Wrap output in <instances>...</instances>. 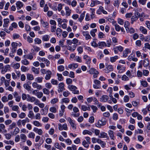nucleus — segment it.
<instances>
[{"instance_id": "obj_53", "label": "nucleus", "mask_w": 150, "mask_h": 150, "mask_svg": "<svg viewBox=\"0 0 150 150\" xmlns=\"http://www.w3.org/2000/svg\"><path fill=\"white\" fill-rule=\"evenodd\" d=\"M35 133L33 132H30L28 135V137L29 138L34 139L35 138Z\"/></svg>"}, {"instance_id": "obj_54", "label": "nucleus", "mask_w": 150, "mask_h": 150, "mask_svg": "<svg viewBox=\"0 0 150 150\" xmlns=\"http://www.w3.org/2000/svg\"><path fill=\"white\" fill-rule=\"evenodd\" d=\"M141 84L144 87H146L148 86V83L145 81H141Z\"/></svg>"}, {"instance_id": "obj_24", "label": "nucleus", "mask_w": 150, "mask_h": 150, "mask_svg": "<svg viewBox=\"0 0 150 150\" xmlns=\"http://www.w3.org/2000/svg\"><path fill=\"white\" fill-rule=\"evenodd\" d=\"M68 88L71 91H74L76 90L77 87L72 85H69L68 86Z\"/></svg>"}, {"instance_id": "obj_58", "label": "nucleus", "mask_w": 150, "mask_h": 150, "mask_svg": "<svg viewBox=\"0 0 150 150\" xmlns=\"http://www.w3.org/2000/svg\"><path fill=\"white\" fill-rule=\"evenodd\" d=\"M122 79L124 81H127L129 80V78L127 76L125 75H123L122 77Z\"/></svg>"}, {"instance_id": "obj_38", "label": "nucleus", "mask_w": 150, "mask_h": 150, "mask_svg": "<svg viewBox=\"0 0 150 150\" xmlns=\"http://www.w3.org/2000/svg\"><path fill=\"white\" fill-rule=\"evenodd\" d=\"M97 29H94L91 31L90 33L92 37H94L96 36L95 33L97 32Z\"/></svg>"}, {"instance_id": "obj_1", "label": "nucleus", "mask_w": 150, "mask_h": 150, "mask_svg": "<svg viewBox=\"0 0 150 150\" xmlns=\"http://www.w3.org/2000/svg\"><path fill=\"white\" fill-rule=\"evenodd\" d=\"M106 119L103 117L101 120H98V122L96 124V126L100 128L102 126L105 125L106 124Z\"/></svg>"}, {"instance_id": "obj_41", "label": "nucleus", "mask_w": 150, "mask_h": 150, "mask_svg": "<svg viewBox=\"0 0 150 150\" xmlns=\"http://www.w3.org/2000/svg\"><path fill=\"white\" fill-rule=\"evenodd\" d=\"M138 18V17L137 16H133L131 18V23L132 24H133L134 22L136 21Z\"/></svg>"}, {"instance_id": "obj_59", "label": "nucleus", "mask_w": 150, "mask_h": 150, "mask_svg": "<svg viewBox=\"0 0 150 150\" xmlns=\"http://www.w3.org/2000/svg\"><path fill=\"white\" fill-rule=\"evenodd\" d=\"M34 41L35 44H40L42 42L41 40L39 38H35L34 40Z\"/></svg>"}, {"instance_id": "obj_42", "label": "nucleus", "mask_w": 150, "mask_h": 150, "mask_svg": "<svg viewBox=\"0 0 150 150\" xmlns=\"http://www.w3.org/2000/svg\"><path fill=\"white\" fill-rule=\"evenodd\" d=\"M83 135L88 134L91 135L92 134V133L88 130H85L83 132Z\"/></svg>"}, {"instance_id": "obj_14", "label": "nucleus", "mask_w": 150, "mask_h": 150, "mask_svg": "<svg viewBox=\"0 0 150 150\" xmlns=\"http://www.w3.org/2000/svg\"><path fill=\"white\" fill-rule=\"evenodd\" d=\"M57 22L58 23V25L59 27H61V25L62 23L63 22H67V20L66 19H62L61 18H58L57 19Z\"/></svg>"}, {"instance_id": "obj_51", "label": "nucleus", "mask_w": 150, "mask_h": 150, "mask_svg": "<svg viewBox=\"0 0 150 150\" xmlns=\"http://www.w3.org/2000/svg\"><path fill=\"white\" fill-rule=\"evenodd\" d=\"M70 94V93L68 91H66L63 92V95L65 97L68 96Z\"/></svg>"}, {"instance_id": "obj_32", "label": "nucleus", "mask_w": 150, "mask_h": 150, "mask_svg": "<svg viewBox=\"0 0 150 150\" xmlns=\"http://www.w3.org/2000/svg\"><path fill=\"white\" fill-rule=\"evenodd\" d=\"M85 12L84 11L80 15V17L78 18V20L80 22H81L84 18L85 16Z\"/></svg>"}, {"instance_id": "obj_10", "label": "nucleus", "mask_w": 150, "mask_h": 150, "mask_svg": "<svg viewBox=\"0 0 150 150\" xmlns=\"http://www.w3.org/2000/svg\"><path fill=\"white\" fill-rule=\"evenodd\" d=\"M33 87L34 88H36L38 90H41L42 88V86L36 82H34L32 84Z\"/></svg>"}, {"instance_id": "obj_47", "label": "nucleus", "mask_w": 150, "mask_h": 150, "mask_svg": "<svg viewBox=\"0 0 150 150\" xmlns=\"http://www.w3.org/2000/svg\"><path fill=\"white\" fill-rule=\"evenodd\" d=\"M76 46V45H74L73 47L71 46H69L67 47V49L73 52L75 50Z\"/></svg>"}, {"instance_id": "obj_36", "label": "nucleus", "mask_w": 150, "mask_h": 150, "mask_svg": "<svg viewBox=\"0 0 150 150\" xmlns=\"http://www.w3.org/2000/svg\"><path fill=\"white\" fill-rule=\"evenodd\" d=\"M69 101L70 100L69 98H65L62 99L61 103H69Z\"/></svg>"}, {"instance_id": "obj_23", "label": "nucleus", "mask_w": 150, "mask_h": 150, "mask_svg": "<svg viewBox=\"0 0 150 150\" xmlns=\"http://www.w3.org/2000/svg\"><path fill=\"white\" fill-rule=\"evenodd\" d=\"M140 30L142 33L144 34H147V29L144 27L141 26L140 28Z\"/></svg>"}, {"instance_id": "obj_17", "label": "nucleus", "mask_w": 150, "mask_h": 150, "mask_svg": "<svg viewBox=\"0 0 150 150\" xmlns=\"http://www.w3.org/2000/svg\"><path fill=\"white\" fill-rule=\"evenodd\" d=\"M83 59H85L86 62V63L87 64H89L91 62L90 58L87 55H85L83 56Z\"/></svg>"}, {"instance_id": "obj_50", "label": "nucleus", "mask_w": 150, "mask_h": 150, "mask_svg": "<svg viewBox=\"0 0 150 150\" xmlns=\"http://www.w3.org/2000/svg\"><path fill=\"white\" fill-rule=\"evenodd\" d=\"M24 88L28 91H29L31 89V86L27 83H25L23 85Z\"/></svg>"}, {"instance_id": "obj_7", "label": "nucleus", "mask_w": 150, "mask_h": 150, "mask_svg": "<svg viewBox=\"0 0 150 150\" xmlns=\"http://www.w3.org/2000/svg\"><path fill=\"white\" fill-rule=\"evenodd\" d=\"M11 69V67L9 65H6L4 67L1 71V73L2 74H4L8 71H10Z\"/></svg>"}, {"instance_id": "obj_63", "label": "nucleus", "mask_w": 150, "mask_h": 150, "mask_svg": "<svg viewBox=\"0 0 150 150\" xmlns=\"http://www.w3.org/2000/svg\"><path fill=\"white\" fill-rule=\"evenodd\" d=\"M144 41L145 42H150V35L147 36L144 38Z\"/></svg>"}, {"instance_id": "obj_61", "label": "nucleus", "mask_w": 150, "mask_h": 150, "mask_svg": "<svg viewBox=\"0 0 150 150\" xmlns=\"http://www.w3.org/2000/svg\"><path fill=\"white\" fill-rule=\"evenodd\" d=\"M42 91L45 94L48 95L50 93V91L46 88H44L43 89Z\"/></svg>"}, {"instance_id": "obj_16", "label": "nucleus", "mask_w": 150, "mask_h": 150, "mask_svg": "<svg viewBox=\"0 0 150 150\" xmlns=\"http://www.w3.org/2000/svg\"><path fill=\"white\" fill-rule=\"evenodd\" d=\"M90 107L91 105H88V107H87L84 105H81V110L84 111H86L87 110L90 111Z\"/></svg>"}, {"instance_id": "obj_21", "label": "nucleus", "mask_w": 150, "mask_h": 150, "mask_svg": "<svg viewBox=\"0 0 150 150\" xmlns=\"http://www.w3.org/2000/svg\"><path fill=\"white\" fill-rule=\"evenodd\" d=\"M27 100L28 101H30L33 102L35 100V98L34 97H31L28 94L27 95Z\"/></svg>"}, {"instance_id": "obj_2", "label": "nucleus", "mask_w": 150, "mask_h": 150, "mask_svg": "<svg viewBox=\"0 0 150 150\" xmlns=\"http://www.w3.org/2000/svg\"><path fill=\"white\" fill-rule=\"evenodd\" d=\"M113 67L111 65H108L106 66L105 68L103 70L104 72L106 73H108L113 71Z\"/></svg>"}, {"instance_id": "obj_15", "label": "nucleus", "mask_w": 150, "mask_h": 150, "mask_svg": "<svg viewBox=\"0 0 150 150\" xmlns=\"http://www.w3.org/2000/svg\"><path fill=\"white\" fill-rule=\"evenodd\" d=\"M16 5L18 10L20 9L23 7V4L22 2L20 1H18L16 2Z\"/></svg>"}, {"instance_id": "obj_26", "label": "nucleus", "mask_w": 150, "mask_h": 150, "mask_svg": "<svg viewBox=\"0 0 150 150\" xmlns=\"http://www.w3.org/2000/svg\"><path fill=\"white\" fill-rule=\"evenodd\" d=\"M4 23L3 26L4 27H6L8 26V24L9 23L8 19H5L4 20Z\"/></svg>"}, {"instance_id": "obj_25", "label": "nucleus", "mask_w": 150, "mask_h": 150, "mask_svg": "<svg viewBox=\"0 0 150 150\" xmlns=\"http://www.w3.org/2000/svg\"><path fill=\"white\" fill-rule=\"evenodd\" d=\"M130 52L131 51L129 49H126L125 50L124 52L123 56L124 57H126L127 56V55L128 54L130 53Z\"/></svg>"}, {"instance_id": "obj_28", "label": "nucleus", "mask_w": 150, "mask_h": 150, "mask_svg": "<svg viewBox=\"0 0 150 150\" xmlns=\"http://www.w3.org/2000/svg\"><path fill=\"white\" fill-rule=\"evenodd\" d=\"M20 137L23 142H25L27 140V137L26 135L24 134H21L20 135Z\"/></svg>"}, {"instance_id": "obj_40", "label": "nucleus", "mask_w": 150, "mask_h": 150, "mask_svg": "<svg viewBox=\"0 0 150 150\" xmlns=\"http://www.w3.org/2000/svg\"><path fill=\"white\" fill-rule=\"evenodd\" d=\"M27 78L29 80H32L34 79V78L33 75L30 74H28L27 75Z\"/></svg>"}, {"instance_id": "obj_39", "label": "nucleus", "mask_w": 150, "mask_h": 150, "mask_svg": "<svg viewBox=\"0 0 150 150\" xmlns=\"http://www.w3.org/2000/svg\"><path fill=\"white\" fill-rule=\"evenodd\" d=\"M107 137V134L103 132L101 133L100 135L99 136V137L100 138H106Z\"/></svg>"}, {"instance_id": "obj_12", "label": "nucleus", "mask_w": 150, "mask_h": 150, "mask_svg": "<svg viewBox=\"0 0 150 150\" xmlns=\"http://www.w3.org/2000/svg\"><path fill=\"white\" fill-rule=\"evenodd\" d=\"M109 99L108 96L107 95H103L100 98V100L103 102H107Z\"/></svg>"}, {"instance_id": "obj_19", "label": "nucleus", "mask_w": 150, "mask_h": 150, "mask_svg": "<svg viewBox=\"0 0 150 150\" xmlns=\"http://www.w3.org/2000/svg\"><path fill=\"white\" fill-rule=\"evenodd\" d=\"M33 131L35 132L38 133L39 135H42L43 133V131L41 129H38L37 127H34Z\"/></svg>"}, {"instance_id": "obj_49", "label": "nucleus", "mask_w": 150, "mask_h": 150, "mask_svg": "<svg viewBox=\"0 0 150 150\" xmlns=\"http://www.w3.org/2000/svg\"><path fill=\"white\" fill-rule=\"evenodd\" d=\"M21 63L23 65H27L29 64L28 61L26 59H24L21 60Z\"/></svg>"}, {"instance_id": "obj_45", "label": "nucleus", "mask_w": 150, "mask_h": 150, "mask_svg": "<svg viewBox=\"0 0 150 150\" xmlns=\"http://www.w3.org/2000/svg\"><path fill=\"white\" fill-rule=\"evenodd\" d=\"M130 25V23L129 21H126L125 22L124 26L126 30H127L128 29V28H129Z\"/></svg>"}, {"instance_id": "obj_3", "label": "nucleus", "mask_w": 150, "mask_h": 150, "mask_svg": "<svg viewBox=\"0 0 150 150\" xmlns=\"http://www.w3.org/2000/svg\"><path fill=\"white\" fill-rule=\"evenodd\" d=\"M58 91L59 93L62 92L65 90L64 88V84L63 82H61L59 83L58 86Z\"/></svg>"}, {"instance_id": "obj_64", "label": "nucleus", "mask_w": 150, "mask_h": 150, "mask_svg": "<svg viewBox=\"0 0 150 150\" xmlns=\"http://www.w3.org/2000/svg\"><path fill=\"white\" fill-rule=\"evenodd\" d=\"M58 99L57 98H54L52 100L50 101L51 103L52 104H54L58 101Z\"/></svg>"}, {"instance_id": "obj_30", "label": "nucleus", "mask_w": 150, "mask_h": 150, "mask_svg": "<svg viewBox=\"0 0 150 150\" xmlns=\"http://www.w3.org/2000/svg\"><path fill=\"white\" fill-rule=\"evenodd\" d=\"M149 61L148 59H146L144 60L143 61V65L144 67H147L149 65Z\"/></svg>"}, {"instance_id": "obj_55", "label": "nucleus", "mask_w": 150, "mask_h": 150, "mask_svg": "<svg viewBox=\"0 0 150 150\" xmlns=\"http://www.w3.org/2000/svg\"><path fill=\"white\" fill-rule=\"evenodd\" d=\"M33 123L34 125L37 127L41 126L42 125L40 123L37 121H34Z\"/></svg>"}, {"instance_id": "obj_44", "label": "nucleus", "mask_w": 150, "mask_h": 150, "mask_svg": "<svg viewBox=\"0 0 150 150\" xmlns=\"http://www.w3.org/2000/svg\"><path fill=\"white\" fill-rule=\"evenodd\" d=\"M114 26H115V29L117 31L119 32L121 28L117 23L114 24Z\"/></svg>"}, {"instance_id": "obj_37", "label": "nucleus", "mask_w": 150, "mask_h": 150, "mask_svg": "<svg viewBox=\"0 0 150 150\" xmlns=\"http://www.w3.org/2000/svg\"><path fill=\"white\" fill-rule=\"evenodd\" d=\"M24 57L27 58L28 59L32 60L33 58V57L32 54L30 53L27 55H25L24 56Z\"/></svg>"}, {"instance_id": "obj_5", "label": "nucleus", "mask_w": 150, "mask_h": 150, "mask_svg": "<svg viewBox=\"0 0 150 150\" xmlns=\"http://www.w3.org/2000/svg\"><path fill=\"white\" fill-rule=\"evenodd\" d=\"M58 129L59 130L62 131L63 130H67L68 129L67 125L66 123H65L62 125L61 124H59Z\"/></svg>"}, {"instance_id": "obj_18", "label": "nucleus", "mask_w": 150, "mask_h": 150, "mask_svg": "<svg viewBox=\"0 0 150 150\" xmlns=\"http://www.w3.org/2000/svg\"><path fill=\"white\" fill-rule=\"evenodd\" d=\"M107 46V44L104 42H100L98 43V46L101 49H103L104 46Z\"/></svg>"}, {"instance_id": "obj_34", "label": "nucleus", "mask_w": 150, "mask_h": 150, "mask_svg": "<svg viewBox=\"0 0 150 150\" xmlns=\"http://www.w3.org/2000/svg\"><path fill=\"white\" fill-rule=\"evenodd\" d=\"M108 134L111 139H114V136L113 131L110 130L108 132Z\"/></svg>"}, {"instance_id": "obj_31", "label": "nucleus", "mask_w": 150, "mask_h": 150, "mask_svg": "<svg viewBox=\"0 0 150 150\" xmlns=\"http://www.w3.org/2000/svg\"><path fill=\"white\" fill-rule=\"evenodd\" d=\"M119 57L117 55L114 57H110V61L112 63L114 62Z\"/></svg>"}, {"instance_id": "obj_60", "label": "nucleus", "mask_w": 150, "mask_h": 150, "mask_svg": "<svg viewBox=\"0 0 150 150\" xmlns=\"http://www.w3.org/2000/svg\"><path fill=\"white\" fill-rule=\"evenodd\" d=\"M51 83L53 85H57L58 84V82L57 80L52 79H51Z\"/></svg>"}, {"instance_id": "obj_11", "label": "nucleus", "mask_w": 150, "mask_h": 150, "mask_svg": "<svg viewBox=\"0 0 150 150\" xmlns=\"http://www.w3.org/2000/svg\"><path fill=\"white\" fill-rule=\"evenodd\" d=\"M67 120L70 124L72 127L74 129H76V126L75 124L74 121L72 120V119L70 117H69L67 118Z\"/></svg>"}, {"instance_id": "obj_27", "label": "nucleus", "mask_w": 150, "mask_h": 150, "mask_svg": "<svg viewBox=\"0 0 150 150\" xmlns=\"http://www.w3.org/2000/svg\"><path fill=\"white\" fill-rule=\"evenodd\" d=\"M65 9L66 11V15L67 16H69L71 13V10L68 7L66 6L65 7Z\"/></svg>"}, {"instance_id": "obj_29", "label": "nucleus", "mask_w": 150, "mask_h": 150, "mask_svg": "<svg viewBox=\"0 0 150 150\" xmlns=\"http://www.w3.org/2000/svg\"><path fill=\"white\" fill-rule=\"evenodd\" d=\"M40 22L43 27L47 28V27L49 25V23L48 22L44 21L42 19L41 20Z\"/></svg>"}, {"instance_id": "obj_43", "label": "nucleus", "mask_w": 150, "mask_h": 150, "mask_svg": "<svg viewBox=\"0 0 150 150\" xmlns=\"http://www.w3.org/2000/svg\"><path fill=\"white\" fill-rule=\"evenodd\" d=\"M57 76H58V79L59 81H62L63 80L64 78L61 74L57 73Z\"/></svg>"}, {"instance_id": "obj_62", "label": "nucleus", "mask_w": 150, "mask_h": 150, "mask_svg": "<svg viewBox=\"0 0 150 150\" xmlns=\"http://www.w3.org/2000/svg\"><path fill=\"white\" fill-rule=\"evenodd\" d=\"M42 77H38L35 79V81H37V82L40 83L42 82Z\"/></svg>"}, {"instance_id": "obj_33", "label": "nucleus", "mask_w": 150, "mask_h": 150, "mask_svg": "<svg viewBox=\"0 0 150 150\" xmlns=\"http://www.w3.org/2000/svg\"><path fill=\"white\" fill-rule=\"evenodd\" d=\"M39 68H37L34 67L32 68V70L35 74H38L39 73Z\"/></svg>"}, {"instance_id": "obj_46", "label": "nucleus", "mask_w": 150, "mask_h": 150, "mask_svg": "<svg viewBox=\"0 0 150 150\" xmlns=\"http://www.w3.org/2000/svg\"><path fill=\"white\" fill-rule=\"evenodd\" d=\"M128 29L126 30L127 33H129L131 34L135 32L134 30L132 28H128Z\"/></svg>"}, {"instance_id": "obj_35", "label": "nucleus", "mask_w": 150, "mask_h": 150, "mask_svg": "<svg viewBox=\"0 0 150 150\" xmlns=\"http://www.w3.org/2000/svg\"><path fill=\"white\" fill-rule=\"evenodd\" d=\"M50 38V37L48 35H45L42 37V39L43 41H47L49 40Z\"/></svg>"}, {"instance_id": "obj_4", "label": "nucleus", "mask_w": 150, "mask_h": 150, "mask_svg": "<svg viewBox=\"0 0 150 150\" xmlns=\"http://www.w3.org/2000/svg\"><path fill=\"white\" fill-rule=\"evenodd\" d=\"M102 12L105 14H107V12L104 10L103 7L100 6L99 7V8L97 10L96 13L100 15L101 14Z\"/></svg>"}, {"instance_id": "obj_8", "label": "nucleus", "mask_w": 150, "mask_h": 150, "mask_svg": "<svg viewBox=\"0 0 150 150\" xmlns=\"http://www.w3.org/2000/svg\"><path fill=\"white\" fill-rule=\"evenodd\" d=\"M14 98H15V100L17 102H19L21 100V97L19 95L18 93L15 91L13 93Z\"/></svg>"}, {"instance_id": "obj_52", "label": "nucleus", "mask_w": 150, "mask_h": 150, "mask_svg": "<svg viewBox=\"0 0 150 150\" xmlns=\"http://www.w3.org/2000/svg\"><path fill=\"white\" fill-rule=\"evenodd\" d=\"M58 70L60 72L63 71L64 69V68L63 65H59L57 67Z\"/></svg>"}, {"instance_id": "obj_13", "label": "nucleus", "mask_w": 150, "mask_h": 150, "mask_svg": "<svg viewBox=\"0 0 150 150\" xmlns=\"http://www.w3.org/2000/svg\"><path fill=\"white\" fill-rule=\"evenodd\" d=\"M46 74L45 77V79L46 80H49L50 79L51 75H52V72L50 70H48L46 71Z\"/></svg>"}, {"instance_id": "obj_22", "label": "nucleus", "mask_w": 150, "mask_h": 150, "mask_svg": "<svg viewBox=\"0 0 150 150\" xmlns=\"http://www.w3.org/2000/svg\"><path fill=\"white\" fill-rule=\"evenodd\" d=\"M62 30L59 28H57L56 30V34L58 37H60L62 33Z\"/></svg>"}, {"instance_id": "obj_20", "label": "nucleus", "mask_w": 150, "mask_h": 150, "mask_svg": "<svg viewBox=\"0 0 150 150\" xmlns=\"http://www.w3.org/2000/svg\"><path fill=\"white\" fill-rule=\"evenodd\" d=\"M89 72L91 74L96 75H98L99 73L96 69L93 68H91L89 71Z\"/></svg>"}, {"instance_id": "obj_57", "label": "nucleus", "mask_w": 150, "mask_h": 150, "mask_svg": "<svg viewBox=\"0 0 150 150\" xmlns=\"http://www.w3.org/2000/svg\"><path fill=\"white\" fill-rule=\"evenodd\" d=\"M4 142L7 144H10L12 145H13L14 144V142L13 141L11 140L10 141H5Z\"/></svg>"}, {"instance_id": "obj_48", "label": "nucleus", "mask_w": 150, "mask_h": 150, "mask_svg": "<svg viewBox=\"0 0 150 150\" xmlns=\"http://www.w3.org/2000/svg\"><path fill=\"white\" fill-rule=\"evenodd\" d=\"M18 43L16 42H12L11 44L12 48L16 49L17 47L18 46Z\"/></svg>"}, {"instance_id": "obj_56", "label": "nucleus", "mask_w": 150, "mask_h": 150, "mask_svg": "<svg viewBox=\"0 0 150 150\" xmlns=\"http://www.w3.org/2000/svg\"><path fill=\"white\" fill-rule=\"evenodd\" d=\"M20 132V129L18 127H16L15 129L13 132V134L14 135H16L19 133Z\"/></svg>"}, {"instance_id": "obj_6", "label": "nucleus", "mask_w": 150, "mask_h": 150, "mask_svg": "<svg viewBox=\"0 0 150 150\" xmlns=\"http://www.w3.org/2000/svg\"><path fill=\"white\" fill-rule=\"evenodd\" d=\"M95 84L93 85V87L95 89H99L100 87V82L98 80H95L94 81Z\"/></svg>"}, {"instance_id": "obj_9", "label": "nucleus", "mask_w": 150, "mask_h": 150, "mask_svg": "<svg viewBox=\"0 0 150 150\" xmlns=\"http://www.w3.org/2000/svg\"><path fill=\"white\" fill-rule=\"evenodd\" d=\"M82 34L85 37V39L86 40L90 39L91 38L88 31H86L82 32Z\"/></svg>"}]
</instances>
